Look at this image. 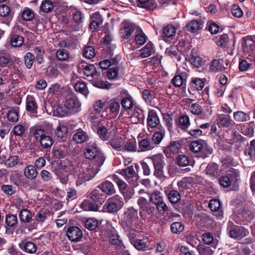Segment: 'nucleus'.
Returning <instances> with one entry per match:
<instances>
[{
    "mask_svg": "<svg viewBox=\"0 0 255 255\" xmlns=\"http://www.w3.org/2000/svg\"><path fill=\"white\" fill-rule=\"evenodd\" d=\"M140 151L150 150L155 147L154 143L150 139L145 138L141 139L138 143Z\"/></svg>",
    "mask_w": 255,
    "mask_h": 255,
    "instance_id": "obj_23",
    "label": "nucleus"
},
{
    "mask_svg": "<svg viewBox=\"0 0 255 255\" xmlns=\"http://www.w3.org/2000/svg\"><path fill=\"white\" fill-rule=\"evenodd\" d=\"M97 133L101 138L105 140H108L111 136V131H108L104 126L99 127Z\"/></svg>",
    "mask_w": 255,
    "mask_h": 255,
    "instance_id": "obj_38",
    "label": "nucleus"
},
{
    "mask_svg": "<svg viewBox=\"0 0 255 255\" xmlns=\"http://www.w3.org/2000/svg\"><path fill=\"white\" fill-rule=\"evenodd\" d=\"M72 19L77 24H80L83 21L84 16L83 13L78 10H74L72 13Z\"/></svg>",
    "mask_w": 255,
    "mask_h": 255,
    "instance_id": "obj_47",
    "label": "nucleus"
},
{
    "mask_svg": "<svg viewBox=\"0 0 255 255\" xmlns=\"http://www.w3.org/2000/svg\"><path fill=\"white\" fill-rule=\"evenodd\" d=\"M74 88L77 92L82 93L84 95H87L88 94L86 84L83 81L77 82L74 85Z\"/></svg>",
    "mask_w": 255,
    "mask_h": 255,
    "instance_id": "obj_50",
    "label": "nucleus"
},
{
    "mask_svg": "<svg viewBox=\"0 0 255 255\" xmlns=\"http://www.w3.org/2000/svg\"><path fill=\"white\" fill-rule=\"evenodd\" d=\"M135 25L128 20H125L122 23L120 28V36L124 39H128L132 34L134 29Z\"/></svg>",
    "mask_w": 255,
    "mask_h": 255,
    "instance_id": "obj_9",
    "label": "nucleus"
},
{
    "mask_svg": "<svg viewBox=\"0 0 255 255\" xmlns=\"http://www.w3.org/2000/svg\"><path fill=\"white\" fill-rule=\"evenodd\" d=\"M227 231L231 238L237 240H241L249 234V231L245 227L236 226L231 222L228 223Z\"/></svg>",
    "mask_w": 255,
    "mask_h": 255,
    "instance_id": "obj_5",
    "label": "nucleus"
},
{
    "mask_svg": "<svg viewBox=\"0 0 255 255\" xmlns=\"http://www.w3.org/2000/svg\"><path fill=\"white\" fill-rule=\"evenodd\" d=\"M19 219L21 222L28 223L32 218L31 212L27 209L22 210L19 213Z\"/></svg>",
    "mask_w": 255,
    "mask_h": 255,
    "instance_id": "obj_43",
    "label": "nucleus"
},
{
    "mask_svg": "<svg viewBox=\"0 0 255 255\" xmlns=\"http://www.w3.org/2000/svg\"><path fill=\"white\" fill-rule=\"evenodd\" d=\"M203 146L202 140L193 141L190 144V149L194 152H197L201 151Z\"/></svg>",
    "mask_w": 255,
    "mask_h": 255,
    "instance_id": "obj_57",
    "label": "nucleus"
},
{
    "mask_svg": "<svg viewBox=\"0 0 255 255\" xmlns=\"http://www.w3.org/2000/svg\"><path fill=\"white\" fill-rule=\"evenodd\" d=\"M212 40L216 44L222 48H228L229 46V37L227 34H223L220 35L213 37Z\"/></svg>",
    "mask_w": 255,
    "mask_h": 255,
    "instance_id": "obj_18",
    "label": "nucleus"
},
{
    "mask_svg": "<svg viewBox=\"0 0 255 255\" xmlns=\"http://www.w3.org/2000/svg\"><path fill=\"white\" fill-rule=\"evenodd\" d=\"M83 55L88 59L93 58L95 54V50L94 48L91 46H85L83 51Z\"/></svg>",
    "mask_w": 255,
    "mask_h": 255,
    "instance_id": "obj_51",
    "label": "nucleus"
},
{
    "mask_svg": "<svg viewBox=\"0 0 255 255\" xmlns=\"http://www.w3.org/2000/svg\"><path fill=\"white\" fill-rule=\"evenodd\" d=\"M219 125L224 128L229 127L235 124L229 115H220L218 116Z\"/></svg>",
    "mask_w": 255,
    "mask_h": 255,
    "instance_id": "obj_30",
    "label": "nucleus"
},
{
    "mask_svg": "<svg viewBox=\"0 0 255 255\" xmlns=\"http://www.w3.org/2000/svg\"><path fill=\"white\" fill-rule=\"evenodd\" d=\"M20 246L25 253L30 254L35 253L37 250L35 244L32 242H23Z\"/></svg>",
    "mask_w": 255,
    "mask_h": 255,
    "instance_id": "obj_28",
    "label": "nucleus"
},
{
    "mask_svg": "<svg viewBox=\"0 0 255 255\" xmlns=\"http://www.w3.org/2000/svg\"><path fill=\"white\" fill-rule=\"evenodd\" d=\"M146 158L150 159L152 162L154 175L157 177L163 175L164 168L166 164V159L164 156L161 154H157Z\"/></svg>",
    "mask_w": 255,
    "mask_h": 255,
    "instance_id": "obj_6",
    "label": "nucleus"
},
{
    "mask_svg": "<svg viewBox=\"0 0 255 255\" xmlns=\"http://www.w3.org/2000/svg\"><path fill=\"white\" fill-rule=\"evenodd\" d=\"M7 120L11 122H16L18 120V113L15 110H10L7 113Z\"/></svg>",
    "mask_w": 255,
    "mask_h": 255,
    "instance_id": "obj_60",
    "label": "nucleus"
},
{
    "mask_svg": "<svg viewBox=\"0 0 255 255\" xmlns=\"http://www.w3.org/2000/svg\"><path fill=\"white\" fill-rule=\"evenodd\" d=\"M117 62L118 60L116 59V58L112 59L111 61L108 59H106L100 62L99 66L101 69H107L112 64H116L117 63Z\"/></svg>",
    "mask_w": 255,
    "mask_h": 255,
    "instance_id": "obj_62",
    "label": "nucleus"
},
{
    "mask_svg": "<svg viewBox=\"0 0 255 255\" xmlns=\"http://www.w3.org/2000/svg\"><path fill=\"white\" fill-rule=\"evenodd\" d=\"M144 120V116L138 112H134L130 116V121L134 124L141 123Z\"/></svg>",
    "mask_w": 255,
    "mask_h": 255,
    "instance_id": "obj_54",
    "label": "nucleus"
},
{
    "mask_svg": "<svg viewBox=\"0 0 255 255\" xmlns=\"http://www.w3.org/2000/svg\"><path fill=\"white\" fill-rule=\"evenodd\" d=\"M35 57L31 52H27L24 57V64L26 67L30 69L34 61Z\"/></svg>",
    "mask_w": 255,
    "mask_h": 255,
    "instance_id": "obj_48",
    "label": "nucleus"
},
{
    "mask_svg": "<svg viewBox=\"0 0 255 255\" xmlns=\"http://www.w3.org/2000/svg\"><path fill=\"white\" fill-rule=\"evenodd\" d=\"M23 42V38L18 35H14L11 38L10 43L13 47H19L22 45Z\"/></svg>",
    "mask_w": 255,
    "mask_h": 255,
    "instance_id": "obj_56",
    "label": "nucleus"
},
{
    "mask_svg": "<svg viewBox=\"0 0 255 255\" xmlns=\"http://www.w3.org/2000/svg\"><path fill=\"white\" fill-rule=\"evenodd\" d=\"M26 110L32 116L36 117L37 114V105L35 98L32 96L28 95L26 99Z\"/></svg>",
    "mask_w": 255,
    "mask_h": 255,
    "instance_id": "obj_16",
    "label": "nucleus"
},
{
    "mask_svg": "<svg viewBox=\"0 0 255 255\" xmlns=\"http://www.w3.org/2000/svg\"><path fill=\"white\" fill-rule=\"evenodd\" d=\"M118 172L124 177L131 186L135 187L138 185L139 176L135 171L133 165H130L125 169L119 170Z\"/></svg>",
    "mask_w": 255,
    "mask_h": 255,
    "instance_id": "obj_4",
    "label": "nucleus"
},
{
    "mask_svg": "<svg viewBox=\"0 0 255 255\" xmlns=\"http://www.w3.org/2000/svg\"><path fill=\"white\" fill-rule=\"evenodd\" d=\"M29 131L36 140H39L45 134V130L40 127H31Z\"/></svg>",
    "mask_w": 255,
    "mask_h": 255,
    "instance_id": "obj_34",
    "label": "nucleus"
},
{
    "mask_svg": "<svg viewBox=\"0 0 255 255\" xmlns=\"http://www.w3.org/2000/svg\"><path fill=\"white\" fill-rule=\"evenodd\" d=\"M137 204L139 208V215L142 219H145L147 215H152L154 208L149 205L147 199L140 197L137 200Z\"/></svg>",
    "mask_w": 255,
    "mask_h": 255,
    "instance_id": "obj_8",
    "label": "nucleus"
},
{
    "mask_svg": "<svg viewBox=\"0 0 255 255\" xmlns=\"http://www.w3.org/2000/svg\"><path fill=\"white\" fill-rule=\"evenodd\" d=\"M218 244V240L208 233V255H212Z\"/></svg>",
    "mask_w": 255,
    "mask_h": 255,
    "instance_id": "obj_31",
    "label": "nucleus"
},
{
    "mask_svg": "<svg viewBox=\"0 0 255 255\" xmlns=\"http://www.w3.org/2000/svg\"><path fill=\"white\" fill-rule=\"evenodd\" d=\"M124 204L123 199L118 195H115L107 201L104 207L107 212L115 213L120 210Z\"/></svg>",
    "mask_w": 255,
    "mask_h": 255,
    "instance_id": "obj_7",
    "label": "nucleus"
},
{
    "mask_svg": "<svg viewBox=\"0 0 255 255\" xmlns=\"http://www.w3.org/2000/svg\"><path fill=\"white\" fill-rule=\"evenodd\" d=\"M165 134V130L164 128L160 126L158 127L157 130L154 133L152 136V141L155 144H159L162 141Z\"/></svg>",
    "mask_w": 255,
    "mask_h": 255,
    "instance_id": "obj_26",
    "label": "nucleus"
},
{
    "mask_svg": "<svg viewBox=\"0 0 255 255\" xmlns=\"http://www.w3.org/2000/svg\"><path fill=\"white\" fill-rule=\"evenodd\" d=\"M102 165L96 164L94 162H84L80 166L76 167L73 174L77 178V185H80L92 179L100 170Z\"/></svg>",
    "mask_w": 255,
    "mask_h": 255,
    "instance_id": "obj_1",
    "label": "nucleus"
},
{
    "mask_svg": "<svg viewBox=\"0 0 255 255\" xmlns=\"http://www.w3.org/2000/svg\"><path fill=\"white\" fill-rule=\"evenodd\" d=\"M112 179L113 181L117 184L121 192L125 190L127 188H128V184L124 181L120 179L117 175L114 174L112 176Z\"/></svg>",
    "mask_w": 255,
    "mask_h": 255,
    "instance_id": "obj_40",
    "label": "nucleus"
},
{
    "mask_svg": "<svg viewBox=\"0 0 255 255\" xmlns=\"http://www.w3.org/2000/svg\"><path fill=\"white\" fill-rule=\"evenodd\" d=\"M56 111L59 116L63 117L68 115H71L65 104L63 105H58L56 108Z\"/></svg>",
    "mask_w": 255,
    "mask_h": 255,
    "instance_id": "obj_63",
    "label": "nucleus"
},
{
    "mask_svg": "<svg viewBox=\"0 0 255 255\" xmlns=\"http://www.w3.org/2000/svg\"><path fill=\"white\" fill-rule=\"evenodd\" d=\"M245 153L251 158H255V139L252 140L250 144L247 145Z\"/></svg>",
    "mask_w": 255,
    "mask_h": 255,
    "instance_id": "obj_44",
    "label": "nucleus"
},
{
    "mask_svg": "<svg viewBox=\"0 0 255 255\" xmlns=\"http://www.w3.org/2000/svg\"><path fill=\"white\" fill-rule=\"evenodd\" d=\"M80 207L85 211H97L99 209L97 204L86 200L81 204Z\"/></svg>",
    "mask_w": 255,
    "mask_h": 255,
    "instance_id": "obj_36",
    "label": "nucleus"
},
{
    "mask_svg": "<svg viewBox=\"0 0 255 255\" xmlns=\"http://www.w3.org/2000/svg\"><path fill=\"white\" fill-rule=\"evenodd\" d=\"M92 78V79L90 80V82L95 87L105 89H109L111 88V84L107 81L102 80V77L99 73H96Z\"/></svg>",
    "mask_w": 255,
    "mask_h": 255,
    "instance_id": "obj_12",
    "label": "nucleus"
},
{
    "mask_svg": "<svg viewBox=\"0 0 255 255\" xmlns=\"http://www.w3.org/2000/svg\"><path fill=\"white\" fill-rule=\"evenodd\" d=\"M147 37L143 32H140L139 33L136 34L135 36V42L136 44L142 45L147 40Z\"/></svg>",
    "mask_w": 255,
    "mask_h": 255,
    "instance_id": "obj_64",
    "label": "nucleus"
},
{
    "mask_svg": "<svg viewBox=\"0 0 255 255\" xmlns=\"http://www.w3.org/2000/svg\"><path fill=\"white\" fill-rule=\"evenodd\" d=\"M244 51L249 55L255 56V42L250 38L245 39L243 43Z\"/></svg>",
    "mask_w": 255,
    "mask_h": 255,
    "instance_id": "obj_22",
    "label": "nucleus"
},
{
    "mask_svg": "<svg viewBox=\"0 0 255 255\" xmlns=\"http://www.w3.org/2000/svg\"><path fill=\"white\" fill-rule=\"evenodd\" d=\"M5 222L7 226L13 227L17 223V217L16 215L9 214L6 216Z\"/></svg>",
    "mask_w": 255,
    "mask_h": 255,
    "instance_id": "obj_53",
    "label": "nucleus"
},
{
    "mask_svg": "<svg viewBox=\"0 0 255 255\" xmlns=\"http://www.w3.org/2000/svg\"><path fill=\"white\" fill-rule=\"evenodd\" d=\"M150 201L154 204H156L163 200L161 193L158 190L154 191L150 195Z\"/></svg>",
    "mask_w": 255,
    "mask_h": 255,
    "instance_id": "obj_49",
    "label": "nucleus"
},
{
    "mask_svg": "<svg viewBox=\"0 0 255 255\" xmlns=\"http://www.w3.org/2000/svg\"><path fill=\"white\" fill-rule=\"evenodd\" d=\"M123 143V140L122 137H116L114 138H113L111 141H110V145L111 146L117 150H121V147Z\"/></svg>",
    "mask_w": 255,
    "mask_h": 255,
    "instance_id": "obj_52",
    "label": "nucleus"
},
{
    "mask_svg": "<svg viewBox=\"0 0 255 255\" xmlns=\"http://www.w3.org/2000/svg\"><path fill=\"white\" fill-rule=\"evenodd\" d=\"M234 119L238 122H244L250 120V116L242 111H238L234 113Z\"/></svg>",
    "mask_w": 255,
    "mask_h": 255,
    "instance_id": "obj_39",
    "label": "nucleus"
},
{
    "mask_svg": "<svg viewBox=\"0 0 255 255\" xmlns=\"http://www.w3.org/2000/svg\"><path fill=\"white\" fill-rule=\"evenodd\" d=\"M147 125L151 128H155L159 127L160 120L156 111L150 110L148 113L147 118Z\"/></svg>",
    "mask_w": 255,
    "mask_h": 255,
    "instance_id": "obj_13",
    "label": "nucleus"
},
{
    "mask_svg": "<svg viewBox=\"0 0 255 255\" xmlns=\"http://www.w3.org/2000/svg\"><path fill=\"white\" fill-rule=\"evenodd\" d=\"M169 201L172 204L177 203L180 200V194L175 190H172L167 195Z\"/></svg>",
    "mask_w": 255,
    "mask_h": 255,
    "instance_id": "obj_46",
    "label": "nucleus"
},
{
    "mask_svg": "<svg viewBox=\"0 0 255 255\" xmlns=\"http://www.w3.org/2000/svg\"><path fill=\"white\" fill-rule=\"evenodd\" d=\"M121 103L122 107L124 109L128 110L131 109L133 107V100L131 96H128L123 97Z\"/></svg>",
    "mask_w": 255,
    "mask_h": 255,
    "instance_id": "obj_42",
    "label": "nucleus"
},
{
    "mask_svg": "<svg viewBox=\"0 0 255 255\" xmlns=\"http://www.w3.org/2000/svg\"><path fill=\"white\" fill-rule=\"evenodd\" d=\"M89 138L87 132L82 129H78L76 132L73 135V139L77 143H81L86 141Z\"/></svg>",
    "mask_w": 255,
    "mask_h": 255,
    "instance_id": "obj_27",
    "label": "nucleus"
},
{
    "mask_svg": "<svg viewBox=\"0 0 255 255\" xmlns=\"http://www.w3.org/2000/svg\"><path fill=\"white\" fill-rule=\"evenodd\" d=\"M130 241L133 246L138 250H146L147 247L146 243L142 240H133L130 238Z\"/></svg>",
    "mask_w": 255,
    "mask_h": 255,
    "instance_id": "obj_45",
    "label": "nucleus"
},
{
    "mask_svg": "<svg viewBox=\"0 0 255 255\" xmlns=\"http://www.w3.org/2000/svg\"><path fill=\"white\" fill-rule=\"evenodd\" d=\"M19 162V158L17 155L10 156L4 162V165L8 168H11L16 165Z\"/></svg>",
    "mask_w": 255,
    "mask_h": 255,
    "instance_id": "obj_41",
    "label": "nucleus"
},
{
    "mask_svg": "<svg viewBox=\"0 0 255 255\" xmlns=\"http://www.w3.org/2000/svg\"><path fill=\"white\" fill-rule=\"evenodd\" d=\"M91 21L90 28L96 30L103 23V18L99 12H96L90 15Z\"/></svg>",
    "mask_w": 255,
    "mask_h": 255,
    "instance_id": "obj_19",
    "label": "nucleus"
},
{
    "mask_svg": "<svg viewBox=\"0 0 255 255\" xmlns=\"http://www.w3.org/2000/svg\"><path fill=\"white\" fill-rule=\"evenodd\" d=\"M40 145L43 149H49L53 144L52 138L49 136L44 135L39 140Z\"/></svg>",
    "mask_w": 255,
    "mask_h": 255,
    "instance_id": "obj_32",
    "label": "nucleus"
},
{
    "mask_svg": "<svg viewBox=\"0 0 255 255\" xmlns=\"http://www.w3.org/2000/svg\"><path fill=\"white\" fill-rule=\"evenodd\" d=\"M194 183L195 181L193 178L186 177L178 183V186L184 189H190L193 187Z\"/></svg>",
    "mask_w": 255,
    "mask_h": 255,
    "instance_id": "obj_33",
    "label": "nucleus"
},
{
    "mask_svg": "<svg viewBox=\"0 0 255 255\" xmlns=\"http://www.w3.org/2000/svg\"><path fill=\"white\" fill-rule=\"evenodd\" d=\"M54 7V4L51 0H44L42 1L40 9L43 12L48 13L51 11Z\"/></svg>",
    "mask_w": 255,
    "mask_h": 255,
    "instance_id": "obj_37",
    "label": "nucleus"
},
{
    "mask_svg": "<svg viewBox=\"0 0 255 255\" xmlns=\"http://www.w3.org/2000/svg\"><path fill=\"white\" fill-rule=\"evenodd\" d=\"M16 61V58L7 54L0 53V67H5L12 66Z\"/></svg>",
    "mask_w": 255,
    "mask_h": 255,
    "instance_id": "obj_21",
    "label": "nucleus"
},
{
    "mask_svg": "<svg viewBox=\"0 0 255 255\" xmlns=\"http://www.w3.org/2000/svg\"><path fill=\"white\" fill-rule=\"evenodd\" d=\"M98 225V222L97 220L94 218L88 219L85 223V227L89 230H95Z\"/></svg>",
    "mask_w": 255,
    "mask_h": 255,
    "instance_id": "obj_59",
    "label": "nucleus"
},
{
    "mask_svg": "<svg viewBox=\"0 0 255 255\" xmlns=\"http://www.w3.org/2000/svg\"><path fill=\"white\" fill-rule=\"evenodd\" d=\"M155 52L153 44L151 42L147 43L140 50V56L141 58H146L150 56Z\"/></svg>",
    "mask_w": 255,
    "mask_h": 255,
    "instance_id": "obj_24",
    "label": "nucleus"
},
{
    "mask_svg": "<svg viewBox=\"0 0 255 255\" xmlns=\"http://www.w3.org/2000/svg\"><path fill=\"white\" fill-rule=\"evenodd\" d=\"M176 29L174 26L168 25L163 29V37L166 41L172 39L176 34Z\"/></svg>",
    "mask_w": 255,
    "mask_h": 255,
    "instance_id": "obj_25",
    "label": "nucleus"
},
{
    "mask_svg": "<svg viewBox=\"0 0 255 255\" xmlns=\"http://www.w3.org/2000/svg\"><path fill=\"white\" fill-rule=\"evenodd\" d=\"M13 13L9 7L5 4L0 6V20L2 23L9 26L13 18Z\"/></svg>",
    "mask_w": 255,
    "mask_h": 255,
    "instance_id": "obj_10",
    "label": "nucleus"
},
{
    "mask_svg": "<svg viewBox=\"0 0 255 255\" xmlns=\"http://www.w3.org/2000/svg\"><path fill=\"white\" fill-rule=\"evenodd\" d=\"M56 57L60 61H66L69 57V53L67 49H59L56 52Z\"/></svg>",
    "mask_w": 255,
    "mask_h": 255,
    "instance_id": "obj_58",
    "label": "nucleus"
},
{
    "mask_svg": "<svg viewBox=\"0 0 255 255\" xmlns=\"http://www.w3.org/2000/svg\"><path fill=\"white\" fill-rule=\"evenodd\" d=\"M239 173L236 171H234V175L229 173L227 175L223 176L219 180V183L224 187H227L231 185L232 182L239 179Z\"/></svg>",
    "mask_w": 255,
    "mask_h": 255,
    "instance_id": "obj_15",
    "label": "nucleus"
},
{
    "mask_svg": "<svg viewBox=\"0 0 255 255\" xmlns=\"http://www.w3.org/2000/svg\"><path fill=\"white\" fill-rule=\"evenodd\" d=\"M201 26V24L199 21L192 20L187 24V27L188 30L192 32H195L200 28Z\"/></svg>",
    "mask_w": 255,
    "mask_h": 255,
    "instance_id": "obj_61",
    "label": "nucleus"
},
{
    "mask_svg": "<svg viewBox=\"0 0 255 255\" xmlns=\"http://www.w3.org/2000/svg\"><path fill=\"white\" fill-rule=\"evenodd\" d=\"M189 46L188 44L186 47V41L182 39L179 41L177 45V50L183 54H186L189 50Z\"/></svg>",
    "mask_w": 255,
    "mask_h": 255,
    "instance_id": "obj_55",
    "label": "nucleus"
},
{
    "mask_svg": "<svg viewBox=\"0 0 255 255\" xmlns=\"http://www.w3.org/2000/svg\"><path fill=\"white\" fill-rule=\"evenodd\" d=\"M67 236L72 242H79L83 237V233L81 229L75 226L70 227L66 232Z\"/></svg>",
    "mask_w": 255,
    "mask_h": 255,
    "instance_id": "obj_11",
    "label": "nucleus"
},
{
    "mask_svg": "<svg viewBox=\"0 0 255 255\" xmlns=\"http://www.w3.org/2000/svg\"><path fill=\"white\" fill-rule=\"evenodd\" d=\"M85 156L86 158L91 160L90 162H94L96 164L99 165H102L105 161L103 155L95 144L89 146L86 149Z\"/></svg>",
    "mask_w": 255,
    "mask_h": 255,
    "instance_id": "obj_3",
    "label": "nucleus"
},
{
    "mask_svg": "<svg viewBox=\"0 0 255 255\" xmlns=\"http://www.w3.org/2000/svg\"><path fill=\"white\" fill-rule=\"evenodd\" d=\"M186 59L189 61L193 66L197 68L202 66L204 63V61L200 57L193 55L192 53L190 56L186 57Z\"/></svg>",
    "mask_w": 255,
    "mask_h": 255,
    "instance_id": "obj_35",
    "label": "nucleus"
},
{
    "mask_svg": "<svg viewBox=\"0 0 255 255\" xmlns=\"http://www.w3.org/2000/svg\"><path fill=\"white\" fill-rule=\"evenodd\" d=\"M65 104L71 115H73L80 111V103L76 98L68 99Z\"/></svg>",
    "mask_w": 255,
    "mask_h": 255,
    "instance_id": "obj_17",
    "label": "nucleus"
},
{
    "mask_svg": "<svg viewBox=\"0 0 255 255\" xmlns=\"http://www.w3.org/2000/svg\"><path fill=\"white\" fill-rule=\"evenodd\" d=\"M137 219V210L132 207H129L124 213V217L121 220V225L126 231L128 230L132 231L136 227Z\"/></svg>",
    "mask_w": 255,
    "mask_h": 255,
    "instance_id": "obj_2",
    "label": "nucleus"
},
{
    "mask_svg": "<svg viewBox=\"0 0 255 255\" xmlns=\"http://www.w3.org/2000/svg\"><path fill=\"white\" fill-rule=\"evenodd\" d=\"M98 188L109 196L113 195L116 192L114 185L109 181H105L100 183L98 186Z\"/></svg>",
    "mask_w": 255,
    "mask_h": 255,
    "instance_id": "obj_20",
    "label": "nucleus"
},
{
    "mask_svg": "<svg viewBox=\"0 0 255 255\" xmlns=\"http://www.w3.org/2000/svg\"><path fill=\"white\" fill-rule=\"evenodd\" d=\"M37 171L34 166L29 165L25 167L24 175L27 178L30 180H34L37 177Z\"/></svg>",
    "mask_w": 255,
    "mask_h": 255,
    "instance_id": "obj_29",
    "label": "nucleus"
},
{
    "mask_svg": "<svg viewBox=\"0 0 255 255\" xmlns=\"http://www.w3.org/2000/svg\"><path fill=\"white\" fill-rule=\"evenodd\" d=\"M107 106L109 110L110 115L112 117H116L120 112L121 108L119 100L116 98L111 99L108 101Z\"/></svg>",
    "mask_w": 255,
    "mask_h": 255,
    "instance_id": "obj_14",
    "label": "nucleus"
}]
</instances>
